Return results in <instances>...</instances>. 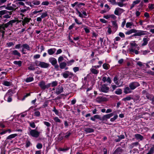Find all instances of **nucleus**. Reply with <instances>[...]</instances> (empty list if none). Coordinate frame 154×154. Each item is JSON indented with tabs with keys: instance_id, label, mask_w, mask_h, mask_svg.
<instances>
[{
	"instance_id": "1",
	"label": "nucleus",
	"mask_w": 154,
	"mask_h": 154,
	"mask_svg": "<svg viewBox=\"0 0 154 154\" xmlns=\"http://www.w3.org/2000/svg\"><path fill=\"white\" fill-rule=\"evenodd\" d=\"M27 133L29 136L35 138H37L39 136L40 133L36 129H32L30 128H29Z\"/></svg>"
},
{
	"instance_id": "2",
	"label": "nucleus",
	"mask_w": 154,
	"mask_h": 154,
	"mask_svg": "<svg viewBox=\"0 0 154 154\" xmlns=\"http://www.w3.org/2000/svg\"><path fill=\"white\" fill-rule=\"evenodd\" d=\"M35 63L36 66L42 68H46L49 66V64L43 62L36 61Z\"/></svg>"
},
{
	"instance_id": "3",
	"label": "nucleus",
	"mask_w": 154,
	"mask_h": 154,
	"mask_svg": "<svg viewBox=\"0 0 154 154\" xmlns=\"http://www.w3.org/2000/svg\"><path fill=\"white\" fill-rule=\"evenodd\" d=\"M38 85L41 89L45 90L46 88H48L50 87L51 86V84L49 83L46 85L45 82L43 81H42L39 83Z\"/></svg>"
},
{
	"instance_id": "4",
	"label": "nucleus",
	"mask_w": 154,
	"mask_h": 154,
	"mask_svg": "<svg viewBox=\"0 0 154 154\" xmlns=\"http://www.w3.org/2000/svg\"><path fill=\"white\" fill-rule=\"evenodd\" d=\"M21 47H22L21 52L23 54H26L25 52V49H26L28 51H30L31 50V48L30 47L29 45L27 44H25L23 45Z\"/></svg>"
},
{
	"instance_id": "5",
	"label": "nucleus",
	"mask_w": 154,
	"mask_h": 154,
	"mask_svg": "<svg viewBox=\"0 0 154 154\" xmlns=\"http://www.w3.org/2000/svg\"><path fill=\"white\" fill-rule=\"evenodd\" d=\"M148 32L146 31L143 30H137V32L134 34V36H140L148 35Z\"/></svg>"
},
{
	"instance_id": "6",
	"label": "nucleus",
	"mask_w": 154,
	"mask_h": 154,
	"mask_svg": "<svg viewBox=\"0 0 154 154\" xmlns=\"http://www.w3.org/2000/svg\"><path fill=\"white\" fill-rule=\"evenodd\" d=\"M140 85L139 83L137 82L131 83L129 85V87L131 90H134Z\"/></svg>"
},
{
	"instance_id": "7",
	"label": "nucleus",
	"mask_w": 154,
	"mask_h": 154,
	"mask_svg": "<svg viewBox=\"0 0 154 154\" xmlns=\"http://www.w3.org/2000/svg\"><path fill=\"white\" fill-rule=\"evenodd\" d=\"M113 113H111L104 115L100 119V120L102 121H106L107 119H109L110 117H112L113 116Z\"/></svg>"
},
{
	"instance_id": "8",
	"label": "nucleus",
	"mask_w": 154,
	"mask_h": 154,
	"mask_svg": "<svg viewBox=\"0 0 154 154\" xmlns=\"http://www.w3.org/2000/svg\"><path fill=\"white\" fill-rule=\"evenodd\" d=\"M63 75L65 78H67L68 77L71 78L73 76V74L72 72L69 71H66L63 74Z\"/></svg>"
},
{
	"instance_id": "9",
	"label": "nucleus",
	"mask_w": 154,
	"mask_h": 154,
	"mask_svg": "<svg viewBox=\"0 0 154 154\" xmlns=\"http://www.w3.org/2000/svg\"><path fill=\"white\" fill-rule=\"evenodd\" d=\"M107 100V99L106 97L101 96L97 97L96 99V101L99 103H100L102 102L105 101Z\"/></svg>"
},
{
	"instance_id": "10",
	"label": "nucleus",
	"mask_w": 154,
	"mask_h": 154,
	"mask_svg": "<svg viewBox=\"0 0 154 154\" xmlns=\"http://www.w3.org/2000/svg\"><path fill=\"white\" fill-rule=\"evenodd\" d=\"M15 93L14 91H13L11 89L9 90L8 92L6 93V94L5 95L4 97V100H6V98H7V96H10L11 97L13 94H14Z\"/></svg>"
},
{
	"instance_id": "11",
	"label": "nucleus",
	"mask_w": 154,
	"mask_h": 154,
	"mask_svg": "<svg viewBox=\"0 0 154 154\" xmlns=\"http://www.w3.org/2000/svg\"><path fill=\"white\" fill-rule=\"evenodd\" d=\"M149 40V38L147 36H146L143 39V43L142 44V46H144L146 45L148 43V41Z\"/></svg>"
},
{
	"instance_id": "12",
	"label": "nucleus",
	"mask_w": 154,
	"mask_h": 154,
	"mask_svg": "<svg viewBox=\"0 0 154 154\" xmlns=\"http://www.w3.org/2000/svg\"><path fill=\"white\" fill-rule=\"evenodd\" d=\"M16 8H17V6L15 5H11V4L8 5L5 8L6 9L9 10H13L15 9Z\"/></svg>"
},
{
	"instance_id": "13",
	"label": "nucleus",
	"mask_w": 154,
	"mask_h": 154,
	"mask_svg": "<svg viewBox=\"0 0 154 154\" xmlns=\"http://www.w3.org/2000/svg\"><path fill=\"white\" fill-rule=\"evenodd\" d=\"M40 2L37 0H32L31 1V4L30 5L31 7H32L34 5H40Z\"/></svg>"
},
{
	"instance_id": "14",
	"label": "nucleus",
	"mask_w": 154,
	"mask_h": 154,
	"mask_svg": "<svg viewBox=\"0 0 154 154\" xmlns=\"http://www.w3.org/2000/svg\"><path fill=\"white\" fill-rule=\"evenodd\" d=\"M130 45H131L130 47H131V51H133V48L134 47H135L138 50H139L140 48L138 46V45L135 43V41L131 42L130 43Z\"/></svg>"
},
{
	"instance_id": "15",
	"label": "nucleus",
	"mask_w": 154,
	"mask_h": 154,
	"mask_svg": "<svg viewBox=\"0 0 154 154\" xmlns=\"http://www.w3.org/2000/svg\"><path fill=\"white\" fill-rule=\"evenodd\" d=\"M100 90L103 92L107 93L109 90V88L105 85H103L100 88Z\"/></svg>"
},
{
	"instance_id": "16",
	"label": "nucleus",
	"mask_w": 154,
	"mask_h": 154,
	"mask_svg": "<svg viewBox=\"0 0 154 154\" xmlns=\"http://www.w3.org/2000/svg\"><path fill=\"white\" fill-rule=\"evenodd\" d=\"M123 11V10L122 9L117 8L114 11V14L117 15H119L122 13Z\"/></svg>"
},
{
	"instance_id": "17",
	"label": "nucleus",
	"mask_w": 154,
	"mask_h": 154,
	"mask_svg": "<svg viewBox=\"0 0 154 154\" xmlns=\"http://www.w3.org/2000/svg\"><path fill=\"white\" fill-rule=\"evenodd\" d=\"M63 91V88L60 86H59L56 89L55 93L57 94H59L62 93Z\"/></svg>"
},
{
	"instance_id": "18",
	"label": "nucleus",
	"mask_w": 154,
	"mask_h": 154,
	"mask_svg": "<svg viewBox=\"0 0 154 154\" xmlns=\"http://www.w3.org/2000/svg\"><path fill=\"white\" fill-rule=\"evenodd\" d=\"M49 61L52 65H55L57 63V60L54 57H51L49 58Z\"/></svg>"
},
{
	"instance_id": "19",
	"label": "nucleus",
	"mask_w": 154,
	"mask_h": 154,
	"mask_svg": "<svg viewBox=\"0 0 154 154\" xmlns=\"http://www.w3.org/2000/svg\"><path fill=\"white\" fill-rule=\"evenodd\" d=\"M15 22V20H12L10 21L7 23L3 25L6 28H7L9 26H11L12 24Z\"/></svg>"
},
{
	"instance_id": "20",
	"label": "nucleus",
	"mask_w": 154,
	"mask_h": 154,
	"mask_svg": "<svg viewBox=\"0 0 154 154\" xmlns=\"http://www.w3.org/2000/svg\"><path fill=\"white\" fill-rule=\"evenodd\" d=\"M90 71L92 74L95 75H97L99 72V70H98L96 69V68H95L92 66L90 69Z\"/></svg>"
},
{
	"instance_id": "21",
	"label": "nucleus",
	"mask_w": 154,
	"mask_h": 154,
	"mask_svg": "<svg viewBox=\"0 0 154 154\" xmlns=\"http://www.w3.org/2000/svg\"><path fill=\"white\" fill-rule=\"evenodd\" d=\"M6 27L3 25L0 26V32L2 33V36L3 37L4 36V34L5 32V28Z\"/></svg>"
},
{
	"instance_id": "22",
	"label": "nucleus",
	"mask_w": 154,
	"mask_h": 154,
	"mask_svg": "<svg viewBox=\"0 0 154 154\" xmlns=\"http://www.w3.org/2000/svg\"><path fill=\"white\" fill-rule=\"evenodd\" d=\"M134 137L137 140H142L143 139V137L139 134H136L134 135Z\"/></svg>"
},
{
	"instance_id": "23",
	"label": "nucleus",
	"mask_w": 154,
	"mask_h": 154,
	"mask_svg": "<svg viewBox=\"0 0 154 154\" xmlns=\"http://www.w3.org/2000/svg\"><path fill=\"white\" fill-rule=\"evenodd\" d=\"M131 89L128 87H126L124 89V92L125 94L130 93L131 92Z\"/></svg>"
},
{
	"instance_id": "24",
	"label": "nucleus",
	"mask_w": 154,
	"mask_h": 154,
	"mask_svg": "<svg viewBox=\"0 0 154 154\" xmlns=\"http://www.w3.org/2000/svg\"><path fill=\"white\" fill-rule=\"evenodd\" d=\"M9 13H8L5 14V15L2 16V18H10L11 17V15L12 14V13L11 12L9 11Z\"/></svg>"
},
{
	"instance_id": "25",
	"label": "nucleus",
	"mask_w": 154,
	"mask_h": 154,
	"mask_svg": "<svg viewBox=\"0 0 154 154\" xmlns=\"http://www.w3.org/2000/svg\"><path fill=\"white\" fill-rule=\"evenodd\" d=\"M56 50L55 48H51L48 50V53L49 54L51 55L55 52Z\"/></svg>"
},
{
	"instance_id": "26",
	"label": "nucleus",
	"mask_w": 154,
	"mask_h": 154,
	"mask_svg": "<svg viewBox=\"0 0 154 154\" xmlns=\"http://www.w3.org/2000/svg\"><path fill=\"white\" fill-rule=\"evenodd\" d=\"M133 51L131 50V47H130L129 49L130 52L132 53H134L136 54H139V51H138V50L135 48V47H134L133 48Z\"/></svg>"
},
{
	"instance_id": "27",
	"label": "nucleus",
	"mask_w": 154,
	"mask_h": 154,
	"mask_svg": "<svg viewBox=\"0 0 154 154\" xmlns=\"http://www.w3.org/2000/svg\"><path fill=\"white\" fill-rule=\"evenodd\" d=\"M137 30L134 29H131L128 31L125 32V33L126 35H130L133 33H136L137 32Z\"/></svg>"
},
{
	"instance_id": "28",
	"label": "nucleus",
	"mask_w": 154,
	"mask_h": 154,
	"mask_svg": "<svg viewBox=\"0 0 154 154\" xmlns=\"http://www.w3.org/2000/svg\"><path fill=\"white\" fill-rule=\"evenodd\" d=\"M8 13H9V11L6 10H3L0 11V17L1 18H2V16L5 15V14Z\"/></svg>"
},
{
	"instance_id": "29",
	"label": "nucleus",
	"mask_w": 154,
	"mask_h": 154,
	"mask_svg": "<svg viewBox=\"0 0 154 154\" xmlns=\"http://www.w3.org/2000/svg\"><path fill=\"white\" fill-rule=\"evenodd\" d=\"M132 26H134L133 23L132 22H128L126 24V27L127 28H131Z\"/></svg>"
},
{
	"instance_id": "30",
	"label": "nucleus",
	"mask_w": 154,
	"mask_h": 154,
	"mask_svg": "<svg viewBox=\"0 0 154 154\" xmlns=\"http://www.w3.org/2000/svg\"><path fill=\"white\" fill-rule=\"evenodd\" d=\"M12 54L14 55L17 56L18 57H20L21 56L20 53L16 50L12 51Z\"/></svg>"
},
{
	"instance_id": "31",
	"label": "nucleus",
	"mask_w": 154,
	"mask_h": 154,
	"mask_svg": "<svg viewBox=\"0 0 154 154\" xmlns=\"http://www.w3.org/2000/svg\"><path fill=\"white\" fill-rule=\"evenodd\" d=\"M84 131L87 133H91L94 131L93 129L90 128H85Z\"/></svg>"
},
{
	"instance_id": "32",
	"label": "nucleus",
	"mask_w": 154,
	"mask_h": 154,
	"mask_svg": "<svg viewBox=\"0 0 154 154\" xmlns=\"http://www.w3.org/2000/svg\"><path fill=\"white\" fill-rule=\"evenodd\" d=\"M17 136V134H11L9 135L8 137H7L6 138V139L7 140L10 139L14 138L15 137Z\"/></svg>"
},
{
	"instance_id": "33",
	"label": "nucleus",
	"mask_w": 154,
	"mask_h": 154,
	"mask_svg": "<svg viewBox=\"0 0 154 154\" xmlns=\"http://www.w3.org/2000/svg\"><path fill=\"white\" fill-rule=\"evenodd\" d=\"M60 67L61 69L64 68L66 66V63L65 62L60 63L59 64Z\"/></svg>"
},
{
	"instance_id": "34",
	"label": "nucleus",
	"mask_w": 154,
	"mask_h": 154,
	"mask_svg": "<svg viewBox=\"0 0 154 154\" xmlns=\"http://www.w3.org/2000/svg\"><path fill=\"white\" fill-rule=\"evenodd\" d=\"M2 83L3 85L7 86H9L11 85V83L7 81H4Z\"/></svg>"
},
{
	"instance_id": "35",
	"label": "nucleus",
	"mask_w": 154,
	"mask_h": 154,
	"mask_svg": "<svg viewBox=\"0 0 154 154\" xmlns=\"http://www.w3.org/2000/svg\"><path fill=\"white\" fill-rule=\"evenodd\" d=\"M107 28L108 29V30L106 32V34L108 35H110L112 33V30L110 26V25L108 26Z\"/></svg>"
},
{
	"instance_id": "36",
	"label": "nucleus",
	"mask_w": 154,
	"mask_h": 154,
	"mask_svg": "<svg viewBox=\"0 0 154 154\" xmlns=\"http://www.w3.org/2000/svg\"><path fill=\"white\" fill-rule=\"evenodd\" d=\"M114 82L118 86H120L118 82V80L117 77H115L114 78Z\"/></svg>"
},
{
	"instance_id": "37",
	"label": "nucleus",
	"mask_w": 154,
	"mask_h": 154,
	"mask_svg": "<svg viewBox=\"0 0 154 154\" xmlns=\"http://www.w3.org/2000/svg\"><path fill=\"white\" fill-rule=\"evenodd\" d=\"M13 63L15 65H17L19 66H20L21 65L22 62L21 61H14L13 62Z\"/></svg>"
},
{
	"instance_id": "38",
	"label": "nucleus",
	"mask_w": 154,
	"mask_h": 154,
	"mask_svg": "<svg viewBox=\"0 0 154 154\" xmlns=\"http://www.w3.org/2000/svg\"><path fill=\"white\" fill-rule=\"evenodd\" d=\"M34 80V78L32 77H29L26 79V82H29L32 81Z\"/></svg>"
},
{
	"instance_id": "39",
	"label": "nucleus",
	"mask_w": 154,
	"mask_h": 154,
	"mask_svg": "<svg viewBox=\"0 0 154 154\" xmlns=\"http://www.w3.org/2000/svg\"><path fill=\"white\" fill-rule=\"evenodd\" d=\"M103 67L104 69H108L109 68V64L105 63L103 64Z\"/></svg>"
},
{
	"instance_id": "40",
	"label": "nucleus",
	"mask_w": 154,
	"mask_h": 154,
	"mask_svg": "<svg viewBox=\"0 0 154 154\" xmlns=\"http://www.w3.org/2000/svg\"><path fill=\"white\" fill-rule=\"evenodd\" d=\"M76 11L77 12V14L79 15V17L81 18H83V16L82 14L80 12L77 8L76 9Z\"/></svg>"
},
{
	"instance_id": "41",
	"label": "nucleus",
	"mask_w": 154,
	"mask_h": 154,
	"mask_svg": "<svg viewBox=\"0 0 154 154\" xmlns=\"http://www.w3.org/2000/svg\"><path fill=\"white\" fill-rule=\"evenodd\" d=\"M51 84V87H54L56 86L58 84V82L56 81H54L52 82V83Z\"/></svg>"
},
{
	"instance_id": "42",
	"label": "nucleus",
	"mask_w": 154,
	"mask_h": 154,
	"mask_svg": "<svg viewBox=\"0 0 154 154\" xmlns=\"http://www.w3.org/2000/svg\"><path fill=\"white\" fill-rule=\"evenodd\" d=\"M22 19L23 20V21L26 23H28L29 22V21L31 19L30 18H29L27 17L25 18L23 20V18H22Z\"/></svg>"
},
{
	"instance_id": "43",
	"label": "nucleus",
	"mask_w": 154,
	"mask_h": 154,
	"mask_svg": "<svg viewBox=\"0 0 154 154\" xmlns=\"http://www.w3.org/2000/svg\"><path fill=\"white\" fill-rule=\"evenodd\" d=\"M115 93L118 95L122 93V90L120 89H118L115 91Z\"/></svg>"
},
{
	"instance_id": "44",
	"label": "nucleus",
	"mask_w": 154,
	"mask_h": 154,
	"mask_svg": "<svg viewBox=\"0 0 154 154\" xmlns=\"http://www.w3.org/2000/svg\"><path fill=\"white\" fill-rule=\"evenodd\" d=\"M131 97L130 96H127L125 98H124L122 99V100L125 101H129L131 100Z\"/></svg>"
},
{
	"instance_id": "45",
	"label": "nucleus",
	"mask_w": 154,
	"mask_h": 154,
	"mask_svg": "<svg viewBox=\"0 0 154 154\" xmlns=\"http://www.w3.org/2000/svg\"><path fill=\"white\" fill-rule=\"evenodd\" d=\"M34 115L36 117H40V113L39 111H35L34 113Z\"/></svg>"
},
{
	"instance_id": "46",
	"label": "nucleus",
	"mask_w": 154,
	"mask_h": 154,
	"mask_svg": "<svg viewBox=\"0 0 154 154\" xmlns=\"http://www.w3.org/2000/svg\"><path fill=\"white\" fill-rule=\"evenodd\" d=\"M29 124L30 126L32 128H35V125L34 122H29Z\"/></svg>"
},
{
	"instance_id": "47",
	"label": "nucleus",
	"mask_w": 154,
	"mask_h": 154,
	"mask_svg": "<svg viewBox=\"0 0 154 154\" xmlns=\"http://www.w3.org/2000/svg\"><path fill=\"white\" fill-rule=\"evenodd\" d=\"M54 121L56 122L60 123L61 122L60 120L58 117H55L53 118Z\"/></svg>"
},
{
	"instance_id": "48",
	"label": "nucleus",
	"mask_w": 154,
	"mask_h": 154,
	"mask_svg": "<svg viewBox=\"0 0 154 154\" xmlns=\"http://www.w3.org/2000/svg\"><path fill=\"white\" fill-rule=\"evenodd\" d=\"M5 100L8 102H11L12 100L11 97H10L9 96H7V98H6V100Z\"/></svg>"
},
{
	"instance_id": "49",
	"label": "nucleus",
	"mask_w": 154,
	"mask_h": 154,
	"mask_svg": "<svg viewBox=\"0 0 154 154\" xmlns=\"http://www.w3.org/2000/svg\"><path fill=\"white\" fill-rule=\"evenodd\" d=\"M47 15L48 14L47 12H45V13H42L41 17L42 18H43L47 17Z\"/></svg>"
},
{
	"instance_id": "50",
	"label": "nucleus",
	"mask_w": 154,
	"mask_h": 154,
	"mask_svg": "<svg viewBox=\"0 0 154 154\" xmlns=\"http://www.w3.org/2000/svg\"><path fill=\"white\" fill-rule=\"evenodd\" d=\"M64 60V58L62 56H60L58 58V61L59 63L62 61H63Z\"/></svg>"
},
{
	"instance_id": "51",
	"label": "nucleus",
	"mask_w": 154,
	"mask_h": 154,
	"mask_svg": "<svg viewBox=\"0 0 154 154\" xmlns=\"http://www.w3.org/2000/svg\"><path fill=\"white\" fill-rule=\"evenodd\" d=\"M74 20L75 23L78 25H81L82 24V23L81 22L79 21L76 18L74 19Z\"/></svg>"
},
{
	"instance_id": "52",
	"label": "nucleus",
	"mask_w": 154,
	"mask_h": 154,
	"mask_svg": "<svg viewBox=\"0 0 154 154\" xmlns=\"http://www.w3.org/2000/svg\"><path fill=\"white\" fill-rule=\"evenodd\" d=\"M75 61L74 60H72L67 62L68 66H70L72 65V63H73Z\"/></svg>"
},
{
	"instance_id": "53",
	"label": "nucleus",
	"mask_w": 154,
	"mask_h": 154,
	"mask_svg": "<svg viewBox=\"0 0 154 154\" xmlns=\"http://www.w3.org/2000/svg\"><path fill=\"white\" fill-rule=\"evenodd\" d=\"M112 23L114 27H115L116 29H117V24L116 22L115 21H113L112 22Z\"/></svg>"
},
{
	"instance_id": "54",
	"label": "nucleus",
	"mask_w": 154,
	"mask_h": 154,
	"mask_svg": "<svg viewBox=\"0 0 154 154\" xmlns=\"http://www.w3.org/2000/svg\"><path fill=\"white\" fill-rule=\"evenodd\" d=\"M42 147V145L41 143H38L36 145V147L38 149H41Z\"/></svg>"
},
{
	"instance_id": "55",
	"label": "nucleus",
	"mask_w": 154,
	"mask_h": 154,
	"mask_svg": "<svg viewBox=\"0 0 154 154\" xmlns=\"http://www.w3.org/2000/svg\"><path fill=\"white\" fill-rule=\"evenodd\" d=\"M123 2L120 1V2H118L117 4L119 6L122 7H123L124 5Z\"/></svg>"
},
{
	"instance_id": "56",
	"label": "nucleus",
	"mask_w": 154,
	"mask_h": 154,
	"mask_svg": "<svg viewBox=\"0 0 154 154\" xmlns=\"http://www.w3.org/2000/svg\"><path fill=\"white\" fill-rule=\"evenodd\" d=\"M49 4V2L47 1L43 2L42 3V5H48Z\"/></svg>"
},
{
	"instance_id": "57",
	"label": "nucleus",
	"mask_w": 154,
	"mask_h": 154,
	"mask_svg": "<svg viewBox=\"0 0 154 154\" xmlns=\"http://www.w3.org/2000/svg\"><path fill=\"white\" fill-rule=\"evenodd\" d=\"M149 52V51L147 50H142L141 51V53L143 55H145Z\"/></svg>"
},
{
	"instance_id": "58",
	"label": "nucleus",
	"mask_w": 154,
	"mask_h": 154,
	"mask_svg": "<svg viewBox=\"0 0 154 154\" xmlns=\"http://www.w3.org/2000/svg\"><path fill=\"white\" fill-rule=\"evenodd\" d=\"M53 111L54 112L55 114L57 115H58L59 114L58 111L55 108V107L53 109Z\"/></svg>"
},
{
	"instance_id": "59",
	"label": "nucleus",
	"mask_w": 154,
	"mask_h": 154,
	"mask_svg": "<svg viewBox=\"0 0 154 154\" xmlns=\"http://www.w3.org/2000/svg\"><path fill=\"white\" fill-rule=\"evenodd\" d=\"M154 152V150L153 148H151L150 149L149 151L146 154H153Z\"/></svg>"
},
{
	"instance_id": "60",
	"label": "nucleus",
	"mask_w": 154,
	"mask_h": 154,
	"mask_svg": "<svg viewBox=\"0 0 154 154\" xmlns=\"http://www.w3.org/2000/svg\"><path fill=\"white\" fill-rule=\"evenodd\" d=\"M84 29L87 33H89L90 32V30L88 27L85 26L84 28Z\"/></svg>"
},
{
	"instance_id": "61",
	"label": "nucleus",
	"mask_w": 154,
	"mask_h": 154,
	"mask_svg": "<svg viewBox=\"0 0 154 154\" xmlns=\"http://www.w3.org/2000/svg\"><path fill=\"white\" fill-rule=\"evenodd\" d=\"M121 149L120 148H117L114 154H118V152L121 151Z\"/></svg>"
},
{
	"instance_id": "62",
	"label": "nucleus",
	"mask_w": 154,
	"mask_h": 154,
	"mask_svg": "<svg viewBox=\"0 0 154 154\" xmlns=\"http://www.w3.org/2000/svg\"><path fill=\"white\" fill-rule=\"evenodd\" d=\"M44 124L48 127H49L51 126V124L48 122H44Z\"/></svg>"
},
{
	"instance_id": "63",
	"label": "nucleus",
	"mask_w": 154,
	"mask_h": 154,
	"mask_svg": "<svg viewBox=\"0 0 154 154\" xmlns=\"http://www.w3.org/2000/svg\"><path fill=\"white\" fill-rule=\"evenodd\" d=\"M119 35L122 38H124L125 35L124 33L122 32H120L119 34Z\"/></svg>"
},
{
	"instance_id": "64",
	"label": "nucleus",
	"mask_w": 154,
	"mask_h": 154,
	"mask_svg": "<svg viewBox=\"0 0 154 154\" xmlns=\"http://www.w3.org/2000/svg\"><path fill=\"white\" fill-rule=\"evenodd\" d=\"M70 134H71V133L70 132H67L66 134V135L65 136V137L66 138H68L69 136L70 135Z\"/></svg>"
}]
</instances>
